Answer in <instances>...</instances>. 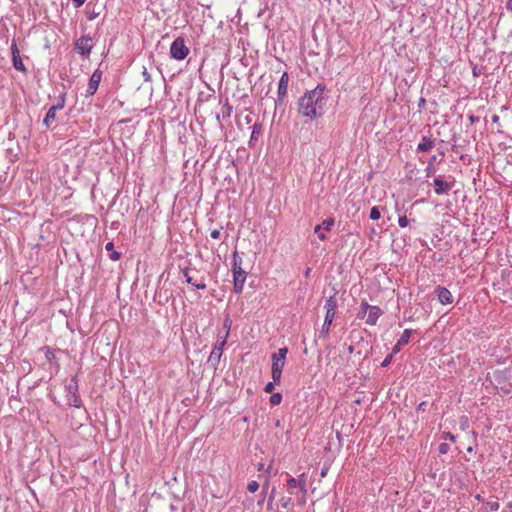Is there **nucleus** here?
I'll use <instances>...</instances> for the list:
<instances>
[{"label":"nucleus","instance_id":"1","mask_svg":"<svg viewBox=\"0 0 512 512\" xmlns=\"http://www.w3.org/2000/svg\"><path fill=\"white\" fill-rule=\"evenodd\" d=\"M325 90V86L319 84L313 90L307 91L298 101V112L312 120L321 117L327 102Z\"/></svg>","mask_w":512,"mask_h":512},{"label":"nucleus","instance_id":"2","mask_svg":"<svg viewBox=\"0 0 512 512\" xmlns=\"http://www.w3.org/2000/svg\"><path fill=\"white\" fill-rule=\"evenodd\" d=\"M242 259L238 256L237 252H234L233 256V277H234V291L240 293L243 289L244 282L246 280V271L242 268Z\"/></svg>","mask_w":512,"mask_h":512},{"label":"nucleus","instance_id":"3","mask_svg":"<svg viewBox=\"0 0 512 512\" xmlns=\"http://www.w3.org/2000/svg\"><path fill=\"white\" fill-rule=\"evenodd\" d=\"M189 54V48L183 37H177L171 44L170 56L175 60H183Z\"/></svg>","mask_w":512,"mask_h":512},{"label":"nucleus","instance_id":"4","mask_svg":"<svg viewBox=\"0 0 512 512\" xmlns=\"http://www.w3.org/2000/svg\"><path fill=\"white\" fill-rule=\"evenodd\" d=\"M289 83V75L284 72L278 83L277 99L275 100L276 107L284 105L285 97L287 96Z\"/></svg>","mask_w":512,"mask_h":512},{"label":"nucleus","instance_id":"5","mask_svg":"<svg viewBox=\"0 0 512 512\" xmlns=\"http://www.w3.org/2000/svg\"><path fill=\"white\" fill-rule=\"evenodd\" d=\"M92 47V38L89 35L80 37L75 43V50L82 56L89 55Z\"/></svg>","mask_w":512,"mask_h":512},{"label":"nucleus","instance_id":"6","mask_svg":"<svg viewBox=\"0 0 512 512\" xmlns=\"http://www.w3.org/2000/svg\"><path fill=\"white\" fill-rule=\"evenodd\" d=\"M223 350H224V339H222V340L218 339L216 346L210 353V356L207 360V364L210 365L211 367H216L220 362ZM216 369L217 368H215V370Z\"/></svg>","mask_w":512,"mask_h":512},{"label":"nucleus","instance_id":"7","mask_svg":"<svg viewBox=\"0 0 512 512\" xmlns=\"http://www.w3.org/2000/svg\"><path fill=\"white\" fill-rule=\"evenodd\" d=\"M433 183L437 195L448 193L454 186V181H445L442 176L435 177Z\"/></svg>","mask_w":512,"mask_h":512},{"label":"nucleus","instance_id":"8","mask_svg":"<svg viewBox=\"0 0 512 512\" xmlns=\"http://www.w3.org/2000/svg\"><path fill=\"white\" fill-rule=\"evenodd\" d=\"M102 72L99 69H96L91 75L88 83V87L86 90V94L88 96H92L96 93L99 83L101 81Z\"/></svg>","mask_w":512,"mask_h":512},{"label":"nucleus","instance_id":"9","mask_svg":"<svg viewBox=\"0 0 512 512\" xmlns=\"http://www.w3.org/2000/svg\"><path fill=\"white\" fill-rule=\"evenodd\" d=\"M66 391L68 395H70L69 400L71 401L73 399L74 406L79 407V397L77 395L78 390V384L76 381V378L73 377L70 379V381L65 385Z\"/></svg>","mask_w":512,"mask_h":512},{"label":"nucleus","instance_id":"10","mask_svg":"<svg viewBox=\"0 0 512 512\" xmlns=\"http://www.w3.org/2000/svg\"><path fill=\"white\" fill-rule=\"evenodd\" d=\"M435 293L437 294L438 300L441 304L448 305L453 302V296L446 287L437 286L435 288Z\"/></svg>","mask_w":512,"mask_h":512},{"label":"nucleus","instance_id":"11","mask_svg":"<svg viewBox=\"0 0 512 512\" xmlns=\"http://www.w3.org/2000/svg\"><path fill=\"white\" fill-rule=\"evenodd\" d=\"M383 314V311L378 306H370L369 312L366 318V323L369 325H375L378 318Z\"/></svg>","mask_w":512,"mask_h":512},{"label":"nucleus","instance_id":"12","mask_svg":"<svg viewBox=\"0 0 512 512\" xmlns=\"http://www.w3.org/2000/svg\"><path fill=\"white\" fill-rule=\"evenodd\" d=\"M435 146V141L430 137L423 136L417 146V152H429Z\"/></svg>","mask_w":512,"mask_h":512},{"label":"nucleus","instance_id":"13","mask_svg":"<svg viewBox=\"0 0 512 512\" xmlns=\"http://www.w3.org/2000/svg\"><path fill=\"white\" fill-rule=\"evenodd\" d=\"M284 365H285V363H281L280 361L272 360L271 374H272V379H274L275 382H280Z\"/></svg>","mask_w":512,"mask_h":512},{"label":"nucleus","instance_id":"14","mask_svg":"<svg viewBox=\"0 0 512 512\" xmlns=\"http://www.w3.org/2000/svg\"><path fill=\"white\" fill-rule=\"evenodd\" d=\"M334 318H335L334 312H331V313H329V311L326 312L324 323H323L322 329L320 331V337L321 336H323V337L327 336Z\"/></svg>","mask_w":512,"mask_h":512},{"label":"nucleus","instance_id":"15","mask_svg":"<svg viewBox=\"0 0 512 512\" xmlns=\"http://www.w3.org/2000/svg\"><path fill=\"white\" fill-rule=\"evenodd\" d=\"M338 294V291L333 288V294L326 300L324 308L326 309V312L329 311V313L334 312L336 314V308H337V299L336 295Z\"/></svg>","mask_w":512,"mask_h":512},{"label":"nucleus","instance_id":"16","mask_svg":"<svg viewBox=\"0 0 512 512\" xmlns=\"http://www.w3.org/2000/svg\"><path fill=\"white\" fill-rule=\"evenodd\" d=\"M56 113H57L56 108L51 106L49 108V110L47 111L46 116L43 120V125L46 126V128H50L51 125L54 123V121L56 119Z\"/></svg>","mask_w":512,"mask_h":512},{"label":"nucleus","instance_id":"17","mask_svg":"<svg viewBox=\"0 0 512 512\" xmlns=\"http://www.w3.org/2000/svg\"><path fill=\"white\" fill-rule=\"evenodd\" d=\"M287 353H288V348L282 347L278 350L277 353H273L271 358H272V360L280 361L281 363H285Z\"/></svg>","mask_w":512,"mask_h":512},{"label":"nucleus","instance_id":"18","mask_svg":"<svg viewBox=\"0 0 512 512\" xmlns=\"http://www.w3.org/2000/svg\"><path fill=\"white\" fill-rule=\"evenodd\" d=\"M287 353H288V348L282 347L278 350L277 353H273L271 358H272V360L280 361L281 363H285Z\"/></svg>","mask_w":512,"mask_h":512},{"label":"nucleus","instance_id":"19","mask_svg":"<svg viewBox=\"0 0 512 512\" xmlns=\"http://www.w3.org/2000/svg\"><path fill=\"white\" fill-rule=\"evenodd\" d=\"M287 353H288V348L282 347L278 350L277 353H273L271 358H272V360L280 361L281 363H285Z\"/></svg>","mask_w":512,"mask_h":512},{"label":"nucleus","instance_id":"20","mask_svg":"<svg viewBox=\"0 0 512 512\" xmlns=\"http://www.w3.org/2000/svg\"><path fill=\"white\" fill-rule=\"evenodd\" d=\"M183 274H184V277H185V279H186V282H187V283H189V284L193 285V286H194V287H196L197 289H203V288H205V284H204L202 281L197 282V281H195V280L193 279V277H192V276H190V274H189V270H187V269H186V270H184V271H183Z\"/></svg>","mask_w":512,"mask_h":512},{"label":"nucleus","instance_id":"21","mask_svg":"<svg viewBox=\"0 0 512 512\" xmlns=\"http://www.w3.org/2000/svg\"><path fill=\"white\" fill-rule=\"evenodd\" d=\"M333 225H334V219H332V218L325 219L322 222V224L317 225L315 227L314 232L318 233L321 229H324L326 231H330L332 229Z\"/></svg>","mask_w":512,"mask_h":512},{"label":"nucleus","instance_id":"22","mask_svg":"<svg viewBox=\"0 0 512 512\" xmlns=\"http://www.w3.org/2000/svg\"><path fill=\"white\" fill-rule=\"evenodd\" d=\"M12 62H13V67L17 71L26 73L27 69H26L25 65L23 64V61H22L20 55H16L15 57H13Z\"/></svg>","mask_w":512,"mask_h":512},{"label":"nucleus","instance_id":"23","mask_svg":"<svg viewBox=\"0 0 512 512\" xmlns=\"http://www.w3.org/2000/svg\"><path fill=\"white\" fill-rule=\"evenodd\" d=\"M413 333L412 329H405L402 333L401 337L398 339L400 345H406L408 344L410 337Z\"/></svg>","mask_w":512,"mask_h":512},{"label":"nucleus","instance_id":"24","mask_svg":"<svg viewBox=\"0 0 512 512\" xmlns=\"http://www.w3.org/2000/svg\"><path fill=\"white\" fill-rule=\"evenodd\" d=\"M370 306L371 305H369L366 301H362L357 317L359 319H364L367 312H369Z\"/></svg>","mask_w":512,"mask_h":512},{"label":"nucleus","instance_id":"25","mask_svg":"<svg viewBox=\"0 0 512 512\" xmlns=\"http://www.w3.org/2000/svg\"><path fill=\"white\" fill-rule=\"evenodd\" d=\"M437 160L436 156L433 155L432 157H430L429 161H428V165L425 169L426 171V176L429 177L430 175L434 174L435 173V169H434V163L435 161Z\"/></svg>","mask_w":512,"mask_h":512},{"label":"nucleus","instance_id":"26","mask_svg":"<svg viewBox=\"0 0 512 512\" xmlns=\"http://www.w3.org/2000/svg\"><path fill=\"white\" fill-rule=\"evenodd\" d=\"M262 131V126L261 124H258V123H255L253 126H252V132H251V138H250V143H252L254 140L257 139L258 135L261 133Z\"/></svg>","mask_w":512,"mask_h":512},{"label":"nucleus","instance_id":"27","mask_svg":"<svg viewBox=\"0 0 512 512\" xmlns=\"http://www.w3.org/2000/svg\"><path fill=\"white\" fill-rule=\"evenodd\" d=\"M283 397L281 393H272L270 396V404L273 406L279 405L282 401Z\"/></svg>","mask_w":512,"mask_h":512},{"label":"nucleus","instance_id":"28","mask_svg":"<svg viewBox=\"0 0 512 512\" xmlns=\"http://www.w3.org/2000/svg\"><path fill=\"white\" fill-rule=\"evenodd\" d=\"M369 217L371 220H378L381 217V212H380L379 207H377V206L372 207L370 210Z\"/></svg>","mask_w":512,"mask_h":512},{"label":"nucleus","instance_id":"29","mask_svg":"<svg viewBox=\"0 0 512 512\" xmlns=\"http://www.w3.org/2000/svg\"><path fill=\"white\" fill-rule=\"evenodd\" d=\"M507 371H497L494 373V377L498 383H502L503 381L507 380Z\"/></svg>","mask_w":512,"mask_h":512},{"label":"nucleus","instance_id":"30","mask_svg":"<svg viewBox=\"0 0 512 512\" xmlns=\"http://www.w3.org/2000/svg\"><path fill=\"white\" fill-rule=\"evenodd\" d=\"M280 382H275V380L273 379L271 382H268L265 387H264V391L266 393H272L273 390L275 389V385L276 384H279Z\"/></svg>","mask_w":512,"mask_h":512},{"label":"nucleus","instance_id":"31","mask_svg":"<svg viewBox=\"0 0 512 512\" xmlns=\"http://www.w3.org/2000/svg\"><path fill=\"white\" fill-rule=\"evenodd\" d=\"M65 105V96L61 95L58 99L57 104L53 105L54 108H56L57 111L62 110Z\"/></svg>","mask_w":512,"mask_h":512},{"label":"nucleus","instance_id":"32","mask_svg":"<svg viewBox=\"0 0 512 512\" xmlns=\"http://www.w3.org/2000/svg\"><path fill=\"white\" fill-rule=\"evenodd\" d=\"M247 489L249 492L254 493L259 489V484L257 481H251L248 483Z\"/></svg>","mask_w":512,"mask_h":512},{"label":"nucleus","instance_id":"33","mask_svg":"<svg viewBox=\"0 0 512 512\" xmlns=\"http://www.w3.org/2000/svg\"><path fill=\"white\" fill-rule=\"evenodd\" d=\"M450 450V445L447 443H441L438 447V451L440 454H446Z\"/></svg>","mask_w":512,"mask_h":512},{"label":"nucleus","instance_id":"34","mask_svg":"<svg viewBox=\"0 0 512 512\" xmlns=\"http://www.w3.org/2000/svg\"><path fill=\"white\" fill-rule=\"evenodd\" d=\"M11 54H12V58L15 57L16 55H20V51L17 47L15 40H13L12 44H11Z\"/></svg>","mask_w":512,"mask_h":512},{"label":"nucleus","instance_id":"35","mask_svg":"<svg viewBox=\"0 0 512 512\" xmlns=\"http://www.w3.org/2000/svg\"><path fill=\"white\" fill-rule=\"evenodd\" d=\"M392 359H393V353H390L389 355L386 356V358L381 363V367H383V368L387 367L391 363Z\"/></svg>","mask_w":512,"mask_h":512},{"label":"nucleus","instance_id":"36","mask_svg":"<svg viewBox=\"0 0 512 512\" xmlns=\"http://www.w3.org/2000/svg\"><path fill=\"white\" fill-rule=\"evenodd\" d=\"M398 223H399L400 227L404 228L408 225L409 220L407 219L406 216H399Z\"/></svg>","mask_w":512,"mask_h":512},{"label":"nucleus","instance_id":"37","mask_svg":"<svg viewBox=\"0 0 512 512\" xmlns=\"http://www.w3.org/2000/svg\"><path fill=\"white\" fill-rule=\"evenodd\" d=\"M298 485V480L293 478V477H290L287 481V486L289 488H296Z\"/></svg>","mask_w":512,"mask_h":512},{"label":"nucleus","instance_id":"38","mask_svg":"<svg viewBox=\"0 0 512 512\" xmlns=\"http://www.w3.org/2000/svg\"><path fill=\"white\" fill-rule=\"evenodd\" d=\"M142 75H143V78H144L145 82H151L152 81L151 75L149 74V72L147 71V69L145 67H143Z\"/></svg>","mask_w":512,"mask_h":512},{"label":"nucleus","instance_id":"39","mask_svg":"<svg viewBox=\"0 0 512 512\" xmlns=\"http://www.w3.org/2000/svg\"><path fill=\"white\" fill-rule=\"evenodd\" d=\"M302 477H304V474H302V475L300 476V478H302ZM297 487H299V488L301 489V491H303L304 493H306V483H305V481H303L302 479H299V480H298V485H297Z\"/></svg>","mask_w":512,"mask_h":512},{"label":"nucleus","instance_id":"40","mask_svg":"<svg viewBox=\"0 0 512 512\" xmlns=\"http://www.w3.org/2000/svg\"><path fill=\"white\" fill-rule=\"evenodd\" d=\"M443 437H444V439H446V440H450V441H452V442H454V441H455V439H456V436H455V435H453V434H452V433H450V432H444Z\"/></svg>","mask_w":512,"mask_h":512},{"label":"nucleus","instance_id":"41","mask_svg":"<svg viewBox=\"0 0 512 512\" xmlns=\"http://www.w3.org/2000/svg\"><path fill=\"white\" fill-rule=\"evenodd\" d=\"M112 253L110 254V259L113 260V261H117L120 259L121 257V254L117 251H111Z\"/></svg>","mask_w":512,"mask_h":512},{"label":"nucleus","instance_id":"42","mask_svg":"<svg viewBox=\"0 0 512 512\" xmlns=\"http://www.w3.org/2000/svg\"><path fill=\"white\" fill-rule=\"evenodd\" d=\"M402 346H403V345H400V344H399V341H397V343H396V344L394 345V347L392 348V352H391V353H393V356H394L395 354H397L398 352H400V350H401V347H402Z\"/></svg>","mask_w":512,"mask_h":512},{"label":"nucleus","instance_id":"43","mask_svg":"<svg viewBox=\"0 0 512 512\" xmlns=\"http://www.w3.org/2000/svg\"><path fill=\"white\" fill-rule=\"evenodd\" d=\"M210 236H211L213 239H218V238L220 237V230H218V229H214V230L211 232Z\"/></svg>","mask_w":512,"mask_h":512},{"label":"nucleus","instance_id":"44","mask_svg":"<svg viewBox=\"0 0 512 512\" xmlns=\"http://www.w3.org/2000/svg\"><path fill=\"white\" fill-rule=\"evenodd\" d=\"M85 1L86 0H73V3L76 8H79L85 3Z\"/></svg>","mask_w":512,"mask_h":512},{"label":"nucleus","instance_id":"45","mask_svg":"<svg viewBox=\"0 0 512 512\" xmlns=\"http://www.w3.org/2000/svg\"><path fill=\"white\" fill-rule=\"evenodd\" d=\"M425 104H426V100H425V98L421 97V98L419 99V101H418V107H419V109L423 108V107L425 106Z\"/></svg>","mask_w":512,"mask_h":512},{"label":"nucleus","instance_id":"46","mask_svg":"<svg viewBox=\"0 0 512 512\" xmlns=\"http://www.w3.org/2000/svg\"><path fill=\"white\" fill-rule=\"evenodd\" d=\"M105 249L107 251H113L114 250V244L113 242H108L106 245H105Z\"/></svg>","mask_w":512,"mask_h":512},{"label":"nucleus","instance_id":"47","mask_svg":"<svg viewBox=\"0 0 512 512\" xmlns=\"http://www.w3.org/2000/svg\"><path fill=\"white\" fill-rule=\"evenodd\" d=\"M225 109H226V117L230 116L231 111H232V107L227 102H226Z\"/></svg>","mask_w":512,"mask_h":512},{"label":"nucleus","instance_id":"48","mask_svg":"<svg viewBox=\"0 0 512 512\" xmlns=\"http://www.w3.org/2000/svg\"><path fill=\"white\" fill-rule=\"evenodd\" d=\"M425 406H426V402H421L418 407H417V410L418 411H425Z\"/></svg>","mask_w":512,"mask_h":512},{"label":"nucleus","instance_id":"49","mask_svg":"<svg viewBox=\"0 0 512 512\" xmlns=\"http://www.w3.org/2000/svg\"><path fill=\"white\" fill-rule=\"evenodd\" d=\"M312 272V269L310 267L306 268L305 272H304V276L306 278H309L310 277V274Z\"/></svg>","mask_w":512,"mask_h":512},{"label":"nucleus","instance_id":"50","mask_svg":"<svg viewBox=\"0 0 512 512\" xmlns=\"http://www.w3.org/2000/svg\"><path fill=\"white\" fill-rule=\"evenodd\" d=\"M469 120L471 123H475L479 120V118L477 116H474V115H470L469 116Z\"/></svg>","mask_w":512,"mask_h":512},{"label":"nucleus","instance_id":"51","mask_svg":"<svg viewBox=\"0 0 512 512\" xmlns=\"http://www.w3.org/2000/svg\"><path fill=\"white\" fill-rule=\"evenodd\" d=\"M226 322H228L227 318H226ZM229 330H230V325H228V323H226V333H225L226 339L229 337Z\"/></svg>","mask_w":512,"mask_h":512},{"label":"nucleus","instance_id":"52","mask_svg":"<svg viewBox=\"0 0 512 512\" xmlns=\"http://www.w3.org/2000/svg\"><path fill=\"white\" fill-rule=\"evenodd\" d=\"M282 507L286 508L287 505H288V502L290 501V498H288L287 500H285L284 498H282Z\"/></svg>","mask_w":512,"mask_h":512},{"label":"nucleus","instance_id":"53","mask_svg":"<svg viewBox=\"0 0 512 512\" xmlns=\"http://www.w3.org/2000/svg\"><path fill=\"white\" fill-rule=\"evenodd\" d=\"M499 120H500V118H499V116H498V115H496V114H495V115H493V116H492V122H493V123H498V122H499Z\"/></svg>","mask_w":512,"mask_h":512},{"label":"nucleus","instance_id":"54","mask_svg":"<svg viewBox=\"0 0 512 512\" xmlns=\"http://www.w3.org/2000/svg\"><path fill=\"white\" fill-rule=\"evenodd\" d=\"M317 234H318V237H319L320 240H325L326 239V235L324 233L319 231Z\"/></svg>","mask_w":512,"mask_h":512},{"label":"nucleus","instance_id":"55","mask_svg":"<svg viewBox=\"0 0 512 512\" xmlns=\"http://www.w3.org/2000/svg\"><path fill=\"white\" fill-rule=\"evenodd\" d=\"M273 499H274V490L272 491L271 495L269 496L268 505H270L272 503Z\"/></svg>","mask_w":512,"mask_h":512},{"label":"nucleus","instance_id":"56","mask_svg":"<svg viewBox=\"0 0 512 512\" xmlns=\"http://www.w3.org/2000/svg\"><path fill=\"white\" fill-rule=\"evenodd\" d=\"M348 352H349L350 354H352V353L354 352V346H353V345H350V346L348 347Z\"/></svg>","mask_w":512,"mask_h":512},{"label":"nucleus","instance_id":"57","mask_svg":"<svg viewBox=\"0 0 512 512\" xmlns=\"http://www.w3.org/2000/svg\"><path fill=\"white\" fill-rule=\"evenodd\" d=\"M499 507V504L498 503H494L492 506H491V509L492 510H497Z\"/></svg>","mask_w":512,"mask_h":512},{"label":"nucleus","instance_id":"58","mask_svg":"<svg viewBox=\"0 0 512 512\" xmlns=\"http://www.w3.org/2000/svg\"><path fill=\"white\" fill-rule=\"evenodd\" d=\"M327 474V469H323L320 473L321 477H325Z\"/></svg>","mask_w":512,"mask_h":512},{"label":"nucleus","instance_id":"59","mask_svg":"<svg viewBox=\"0 0 512 512\" xmlns=\"http://www.w3.org/2000/svg\"><path fill=\"white\" fill-rule=\"evenodd\" d=\"M244 120L246 121V124H249L250 123L249 115H245Z\"/></svg>","mask_w":512,"mask_h":512},{"label":"nucleus","instance_id":"60","mask_svg":"<svg viewBox=\"0 0 512 512\" xmlns=\"http://www.w3.org/2000/svg\"><path fill=\"white\" fill-rule=\"evenodd\" d=\"M230 190H231L232 192H235V188H230V187H227V186H226V192H228V191H230Z\"/></svg>","mask_w":512,"mask_h":512},{"label":"nucleus","instance_id":"61","mask_svg":"<svg viewBox=\"0 0 512 512\" xmlns=\"http://www.w3.org/2000/svg\"><path fill=\"white\" fill-rule=\"evenodd\" d=\"M473 74H474V76L478 75V70H476V68L473 69Z\"/></svg>","mask_w":512,"mask_h":512},{"label":"nucleus","instance_id":"62","mask_svg":"<svg viewBox=\"0 0 512 512\" xmlns=\"http://www.w3.org/2000/svg\"><path fill=\"white\" fill-rule=\"evenodd\" d=\"M213 383H217V376L215 375L212 380Z\"/></svg>","mask_w":512,"mask_h":512},{"label":"nucleus","instance_id":"63","mask_svg":"<svg viewBox=\"0 0 512 512\" xmlns=\"http://www.w3.org/2000/svg\"><path fill=\"white\" fill-rule=\"evenodd\" d=\"M229 133H230V134H232V131H230ZM231 136H232V139H233V140H235V139H236V135H235V134H233V135H231Z\"/></svg>","mask_w":512,"mask_h":512},{"label":"nucleus","instance_id":"64","mask_svg":"<svg viewBox=\"0 0 512 512\" xmlns=\"http://www.w3.org/2000/svg\"><path fill=\"white\" fill-rule=\"evenodd\" d=\"M240 117L241 116H237V122H238V125L240 126Z\"/></svg>","mask_w":512,"mask_h":512}]
</instances>
